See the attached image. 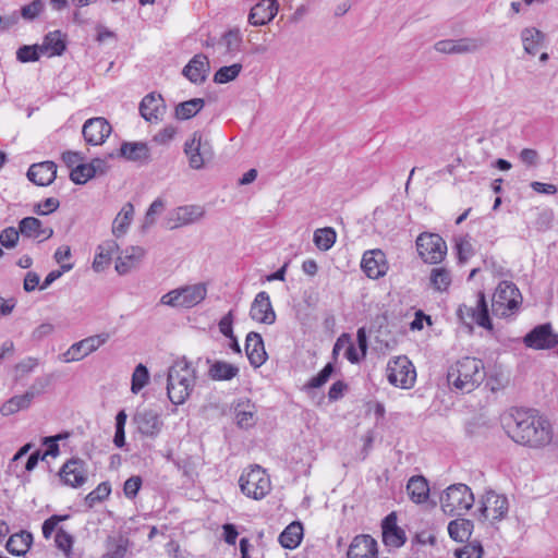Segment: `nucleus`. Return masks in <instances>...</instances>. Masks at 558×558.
<instances>
[{
  "instance_id": "nucleus-1",
  "label": "nucleus",
  "mask_w": 558,
  "mask_h": 558,
  "mask_svg": "<svg viewBox=\"0 0 558 558\" xmlns=\"http://www.w3.org/2000/svg\"><path fill=\"white\" fill-rule=\"evenodd\" d=\"M507 435L517 444L530 448H542L550 444V422L534 409L511 408L501 416Z\"/></svg>"
},
{
  "instance_id": "nucleus-2",
  "label": "nucleus",
  "mask_w": 558,
  "mask_h": 558,
  "mask_svg": "<svg viewBox=\"0 0 558 558\" xmlns=\"http://www.w3.org/2000/svg\"><path fill=\"white\" fill-rule=\"evenodd\" d=\"M485 377L484 362L472 356H464L458 360L447 372L448 385L462 393L475 390Z\"/></svg>"
},
{
  "instance_id": "nucleus-3",
  "label": "nucleus",
  "mask_w": 558,
  "mask_h": 558,
  "mask_svg": "<svg viewBox=\"0 0 558 558\" xmlns=\"http://www.w3.org/2000/svg\"><path fill=\"white\" fill-rule=\"evenodd\" d=\"M195 369H191L190 363L183 357L177 361L168 371L167 395L174 405L183 404L190 397L195 386Z\"/></svg>"
},
{
  "instance_id": "nucleus-4",
  "label": "nucleus",
  "mask_w": 558,
  "mask_h": 558,
  "mask_svg": "<svg viewBox=\"0 0 558 558\" xmlns=\"http://www.w3.org/2000/svg\"><path fill=\"white\" fill-rule=\"evenodd\" d=\"M474 501L471 488L462 483L450 485L440 497L441 509L449 515H460L469 511Z\"/></svg>"
},
{
  "instance_id": "nucleus-5",
  "label": "nucleus",
  "mask_w": 558,
  "mask_h": 558,
  "mask_svg": "<svg viewBox=\"0 0 558 558\" xmlns=\"http://www.w3.org/2000/svg\"><path fill=\"white\" fill-rule=\"evenodd\" d=\"M386 376L391 385L410 389L415 383L416 372L412 362L405 355H401L388 362Z\"/></svg>"
},
{
  "instance_id": "nucleus-6",
  "label": "nucleus",
  "mask_w": 558,
  "mask_h": 558,
  "mask_svg": "<svg viewBox=\"0 0 558 558\" xmlns=\"http://www.w3.org/2000/svg\"><path fill=\"white\" fill-rule=\"evenodd\" d=\"M458 318L466 326L472 329V323H476L480 327L492 331L493 323L489 316L488 304L486 301L485 293L480 291L477 293L476 305L466 306L464 304L460 305L457 310Z\"/></svg>"
},
{
  "instance_id": "nucleus-7",
  "label": "nucleus",
  "mask_w": 558,
  "mask_h": 558,
  "mask_svg": "<svg viewBox=\"0 0 558 558\" xmlns=\"http://www.w3.org/2000/svg\"><path fill=\"white\" fill-rule=\"evenodd\" d=\"M241 492L253 499L264 498L270 490V480L259 465L243 473L239 478Z\"/></svg>"
},
{
  "instance_id": "nucleus-8",
  "label": "nucleus",
  "mask_w": 558,
  "mask_h": 558,
  "mask_svg": "<svg viewBox=\"0 0 558 558\" xmlns=\"http://www.w3.org/2000/svg\"><path fill=\"white\" fill-rule=\"evenodd\" d=\"M416 250L425 263L438 264L447 254V244L437 233L422 232L416 239Z\"/></svg>"
},
{
  "instance_id": "nucleus-9",
  "label": "nucleus",
  "mask_w": 558,
  "mask_h": 558,
  "mask_svg": "<svg viewBox=\"0 0 558 558\" xmlns=\"http://www.w3.org/2000/svg\"><path fill=\"white\" fill-rule=\"evenodd\" d=\"M519 290L513 282L501 281L492 300V312L495 316H507L509 311L518 307Z\"/></svg>"
},
{
  "instance_id": "nucleus-10",
  "label": "nucleus",
  "mask_w": 558,
  "mask_h": 558,
  "mask_svg": "<svg viewBox=\"0 0 558 558\" xmlns=\"http://www.w3.org/2000/svg\"><path fill=\"white\" fill-rule=\"evenodd\" d=\"M184 153L189 156L190 167L201 169L206 161L214 156L213 147L208 140H203L199 132H194L190 141L184 144Z\"/></svg>"
},
{
  "instance_id": "nucleus-11",
  "label": "nucleus",
  "mask_w": 558,
  "mask_h": 558,
  "mask_svg": "<svg viewBox=\"0 0 558 558\" xmlns=\"http://www.w3.org/2000/svg\"><path fill=\"white\" fill-rule=\"evenodd\" d=\"M525 347L534 350H549L558 345V333L549 323L541 324L530 330L523 338Z\"/></svg>"
},
{
  "instance_id": "nucleus-12",
  "label": "nucleus",
  "mask_w": 558,
  "mask_h": 558,
  "mask_svg": "<svg viewBox=\"0 0 558 558\" xmlns=\"http://www.w3.org/2000/svg\"><path fill=\"white\" fill-rule=\"evenodd\" d=\"M478 510L484 520L490 518L493 521H501L507 517L509 510L508 498L494 490H487Z\"/></svg>"
},
{
  "instance_id": "nucleus-13",
  "label": "nucleus",
  "mask_w": 558,
  "mask_h": 558,
  "mask_svg": "<svg viewBox=\"0 0 558 558\" xmlns=\"http://www.w3.org/2000/svg\"><path fill=\"white\" fill-rule=\"evenodd\" d=\"M109 338L110 336L108 332H101L73 343L63 354L64 362L69 363L83 360L85 356L95 352L98 348L105 344Z\"/></svg>"
},
{
  "instance_id": "nucleus-14",
  "label": "nucleus",
  "mask_w": 558,
  "mask_h": 558,
  "mask_svg": "<svg viewBox=\"0 0 558 558\" xmlns=\"http://www.w3.org/2000/svg\"><path fill=\"white\" fill-rule=\"evenodd\" d=\"M59 476L65 485L74 488L83 486L87 481L86 462L80 458H71L61 466Z\"/></svg>"
},
{
  "instance_id": "nucleus-15",
  "label": "nucleus",
  "mask_w": 558,
  "mask_h": 558,
  "mask_svg": "<svg viewBox=\"0 0 558 558\" xmlns=\"http://www.w3.org/2000/svg\"><path fill=\"white\" fill-rule=\"evenodd\" d=\"M133 422L138 433L153 439L160 434L163 426L159 413L150 409L137 411L133 416Z\"/></svg>"
},
{
  "instance_id": "nucleus-16",
  "label": "nucleus",
  "mask_w": 558,
  "mask_h": 558,
  "mask_svg": "<svg viewBox=\"0 0 558 558\" xmlns=\"http://www.w3.org/2000/svg\"><path fill=\"white\" fill-rule=\"evenodd\" d=\"M112 128L110 123L102 117L90 118L85 121L82 134L85 142L89 145L97 146L105 143L106 138L111 134Z\"/></svg>"
},
{
  "instance_id": "nucleus-17",
  "label": "nucleus",
  "mask_w": 558,
  "mask_h": 558,
  "mask_svg": "<svg viewBox=\"0 0 558 558\" xmlns=\"http://www.w3.org/2000/svg\"><path fill=\"white\" fill-rule=\"evenodd\" d=\"M250 317L265 325H272L276 322V312L274 311L269 294L260 291L256 294L250 308Z\"/></svg>"
},
{
  "instance_id": "nucleus-18",
  "label": "nucleus",
  "mask_w": 558,
  "mask_h": 558,
  "mask_svg": "<svg viewBox=\"0 0 558 558\" xmlns=\"http://www.w3.org/2000/svg\"><path fill=\"white\" fill-rule=\"evenodd\" d=\"M361 268L371 279H378L385 276L388 270L385 253L379 248L365 252L362 257Z\"/></svg>"
},
{
  "instance_id": "nucleus-19",
  "label": "nucleus",
  "mask_w": 558,
  "mask_h": 558,
  "mask_svg": "<svg viewBox=\"0 0 558 558\" xmlns=\"http://www.w3.org/2000/svg\"><path fill=\"white\" fill-rule=\"evenodd\" d=\"M109 158L121 157L128 161L148 163L150 149L145 142H122L118 153H111Z\"/></svg>"
},
{
  "instance_id": "nucleus-20",
  "label": "nucleus",
  "mask_w": 558,
  "mask_h": 558,
  "mask_svg": "<svg viewBox=\"0 0 558 558\" xmlns=\"http://www.w3.org/2000/svg\"><path fill=\"white\" fill-rule=\"evenodd\" d=\"M381 534L386 546L400 548L407 542L404 530L397 524L396 512H390L381 521Z\"/></svg>"
},
{
  "instance_id": "nucleus-21",
  "label": "nucleus",
  "mask_w": 558,
  "mask_h": 558,
  "mask_svg": "<svg viewBox=\"0 0 558 558\" xmlns=\"http://www.w3.org/2000/svg\"><path fill=\"white\" fill-rule=\"evenodd\" d=\"M277 0H260L250 11L248 23L253 26H263L270 23L278 13Z\"/></svg>"
},
{
  "instance_id": "nucleus-22",
  "label": "nucleus",
  "mask_w": 558,
  "mask_h": 558,
  "mask_svg": "<svg viewBox=\"0 0 558 558\" xmlns=\"http://www.w3.org/2000/svg\"><path fill=\"white\" fill-rule=\"evenodd\" d=\"M245 353L254 368L260 367L266 362L268 355L260 333L251 331L246 335Z\"/></svg>"
},
{
  "instance_id": "nucleus-23",
  "label": "nucleus",
  "mask_w": 558,
  "mask_h": 558,
  "mask_svg": "<svg viewBox=\"0 0 558 558\" xmlns=\"http://www.w3.org/2000/svg\"><path fill=\"white\" fill-rule=\"evenodd\" d=\"M377 542L371 535H357L349 546L348 558H377Z\"/></svg>"
},
{
  "instance_id": "nucleus-24",
  "label": "nucleus",
  "mask_w": 558,
  "mask_h": 558,
  "mask_svg": "<svg viewBox=\"0 0 558 558\" xmlns=\"http://www.w3.org/2000/svg\"><path fill=\"white\" fill-rule=\"evenodd\" d=\"M27 178L36 185L48 186L57 178V165L53 161L34 163L28 168Z\"/></svg>"
},
{
  "instance_id": "nucleus-25",
  "label": "nucleus",
  "mask_w": 558,
  "mask_h": 558,
  "mask_svg": "<svg viewBox=\"0 0 558 558\" xmlns=\"http://www.w3.org/2000/svg\"><path fill=\"white\" fill-rule=\"evenodd\" d=\"M478 47L477 40L472 38L442 39L437 41L434 46L436 51L448 54L474 52Z\"/></svg>"
},
{
  "instance_id": "nucleus-26",
  "label": "nucleus",
  "mask_w": 558,
  "mask_h": 558,
  "mask_svg": "<svg viewBox=\"0 0 558 558\" xmlns=\"http://www.w3.org/2000/svg\"><path fill=\"white\" fill-rule=\"evenodd\" d=\"M208 72V58L203 53H198L183 68L182 74L193 84H202L205 82Z\"/></svg>"
},
{
  "instance_id": "nucleus-27",
  "label": "nucleus",
  "mask_w": 558,
  "mask_h": 558,
  "mask_svg": "<svg viewBox=\"0 0 558 558\" xmlns=\"http://www.w3.org/2000/svg\"><path fill=\"white\" fill-rule=\"evenodd\" d=\"M203 215L204 210L202 207L196 205L178 207L172 214L173 217L169 218L168 227L172 230L185 225L193 223Z\"/></svg>"
},
{
  "instance_id": "nucleus-28",
  "label": "nucleus",
  "mask_w": 558,
  "mask_h": 558,
  "mask_svg": "<svg viewBox=\"0 0 558 558\" xmlns=\"http://www.w3.org/2000/svg\"><path fill=\"white\" fill-rule=\"evenodd\" d=\"M166 110V105L161 95L154 93L146 95L140 104V113L148 122L159 119Z\"/></svg>"
},
{
  "instance_id": "nucleus-29",
  "label": "nucleus",
  "mask_w": 558,
  "mask_h": 558,
  "mask_svg": "<svg viewBox=\"0 0 558 558\" xmlns=\"http://www.w3.org/2000/svg\"><path fill=\"white\" fill-rule=\"evenodd\" d=\"M145 251L140 246L126 248L117 258L116 270L120 275L128 274L132 268L136 267L143 258Z\"/></svg>"
},
{
  "instance_id": "nucleus-30",
  "label": "nucleus",
  "mask_w": 558,
  "mask_h": 558,
  "mask_svg": "<svg viewBox=\"0 0 558 558\" xmlns=\"http://www.w3.org/2000/svg\"><path fill=\"white\" fill-rule=\"evenodd\" d=\"M33 544V534L28 531H20L12 534L7 544V550L17 557L25 556Z\"/></svg>"
},
{
  "instance_id": "nucleus-31",
  "label": "nucleus",
  "mask_w": 558,
  "mask_h": 558,
  "mask_svg": "<svg viewBox=\"0 0 558 558\" xmlns=\"http://www.w3.org/2000/svg\"><path fill=\"white\" fill-rule=\"evenodd\" d=\"M206 362L210 364L208 376L216 381L231 380L239 375V367L226 361H214L207 359Z\"/></svg>"
},
{
  "instance_id": "nucleus-32",
  "label": "nucleus",
  "mask_w": 558,
  "mask_h": 558,
  "mask_svg": "<svg viewBox=\"0 0 558 558\" xmlns=\"http://www.w3.org/2000/svg\"><path fill=\"white\" fill-rule=\"evenodd\" d=\"M407 492L413 502L422 504L426 501L429 495L427 480L422 475L412 476L408 482Z\"/></svg>"
},
{
  "instance_id": "nucleus-33",
  "label": "nucleus",
  "mask_w": 558,
  "mask_h": 558,
  "mask_svg": "<svg viewBox=\"0 0 558 558\" xmlns=\"http://www.w3.org/2000/svg\"><path fill=\"white\" fill-rule=\"evenodd\" d=\"M303 538V525L301 522H292L280 533L278 541L286 549L296 548Z\"/></svg>"
},
{
  "instance_id": "nucleus-34",
  "label": "nucleus",
  "mask_w": 558,
  "mask_h": 558,
  "mask_svg": "<svg viewBox=\"0 0 558 558\" xmlns=\"http://www.w3.org/2000/svg\"><path fill=\"white\" fill-rule=\"evenodd\" d=\"M43 53L50 52L49 57L62 56L66 50V40L60 31L49 32L40 45Z\"/></svg>"
},
{
  "instance_id": "nucleus-35",
  "label": "nucleus",
  "mask_w": 558,
  "mask_h": 558,
  "mask_svg": "<svg viewBox=\"0 0 558 558\" xmlns=\"http://www.w3.org/2000/svg\"><path fill=\"white\" fill-rule=\"evenodd\" d=\"M134 216V206L125 203L112 223V233L116 238L124 235L132 222Z\"/></svg>"
},
{
  "instance_id": "nucleus-36",
  "label": "nucleus",
  "mask_w": 558,
  "mask_h": 558,
  "mask_svg": "<svg viewBox=\"0 0 558 558\" xmlns=\"http://www.w3.org/2000/svg\"><path fill=\"white\" fill-rule=\"evenodd\" d=\"M181 307L190 308L201 303L206 298V287L204 284L187 286L180 289Z\"/></svg>"
},
{
  "instance_id": "nucleus-37",
  "label": "nucleus",
  "mask_w": 558,
  "mask_h": 558,
  "mask_svg": "<svg viewBox=\"0 0 558 558\" xmlns=\"http://www.w3.org/2000/svg\"><path fill=\"white\" fill-rule=\"evenodd\" d=\"M474 524L468 519L452 520L448 524L449 536L456 542L468 541L472 534Z\"/></svg>"
},
{
  "instance_id": "nucleus-38",
  "label": "nucleus",
  "mask_w": 558,
  "mask_h": 558,
  "mask_svg": "<svg viewBox=\"0 0 558 558\" xmlns=\"http://www.w3.org/2000/svg\"><path fill=\"white\" fill-rule=\"evenodd\" d=\"M234 411L236 424L239 427L247 429L255 425L256 410L255 405L250 401L238 403Z\"/></svg>"
},
{
  "instance_id": "nucleus-39",
  "label": "nucleus",
  "mask_w": 558,
  "mask_h": 558,
  "mask_svg": "<svg viewBox=\"0 0 558 558\" xmlns=\"http://www.w3.org/2000/svg\"><path fill=\"white\" fill-rule=\"evenodd\" d=\"M205 106L203 98H193L183 102H180L175 107V118L178 120H189L195 117Z\"/></svg>"
},
{
  "instance_id": "nucleus-40",
  "label": "nucleus",
  "mask_w": 558,
  "mask_h": 558,
  "mask_svg": "<svg viewBox=\"0 0 558 558\" xmlns=\"http://www.w3.org/2000/svg\"><path fill=\"white\" fill-rule=\"evenodd\" d=\"M32 401L29 398L25 395L20 396H13L9 400H7L1 407H0V413L2 416H10L21 410H26L31 407Z\"/></svg>"
},
{
  "instance_id": "nucleus-41",
  "label": "nucleus",
  "mask_w": 558,
  "mask_h": 558,
  "mask_svg": "<svg viewBox=\"0 0 558 558\" xmlns=\"http://www.w3.org/2000/svg\"><path fill=\"white\" fill-rule=\"evenodd\" d=\"M543 38L541 31L534 27H526L521 32V39L526 53L536 54L539 48V41Z\"/></svg>"
},
{
  "instance_id": "nucleus-42",
  "label": "nucleus",
  "mask_w": 558,
  "mask_h": 558,
  "mask_svg": "<svg viewBox=\"0 0 558 558\" xmlns=\"http://www.w3.org/2000/svg\"><path fill=\"white\" fill-rule=\"evenodd\" d=\"M336 231L330 227H325L315 230L313 242L316 247L320 251H328L332 247L336 242Z\"/></svg>"
},
{
  "instance_id": "nucleus-43",
  "label": "nucleus",
  "mask_w": 558,
  "mask_h": 558,
  "mask_svg": "<svg viewBox=\"0 0 558 558\" xmlns=\"http://www.w3.org/2000/svg\"><path fill=\"white\" fill-rule=\"evenodd\" d=\"M243 38L239 28H231L227 31L220 43L226 47V53L235 54L241 50Z\"/></svg>"
},
{
  "instance_id": "nucleus-44",
  "label": "nucleus",
  "mask_w": 558,
  "mask_h": 558,
  "mask_svg": "<svg viewBox=\"0 0 558 558\" xmlns=\"http://www.w3.org/2000/svg\"><path fill=\"white\" fill-rule=\"evenodd\" d=\"M429 280L432 287L441 292L451 284V275L446 268L437 267L432 269Z\"/></svg>"
},
{
  "instance_id": "nucleus-45",
  "label": "nucleus",
  "mask_w": 558,
  "mask_h": 558,
  "mask_svg": "<svg viewBox=\"0 0 558 558\" xmlns=\"http://www.w3.org/2000/svg\"><path fill=\"white\" fill-rule=\"evenodd\" d=\"M242 71L241 63L221 66L214 74V82L217 84H227L235 80Z\"/></svg>"
},
{
  "instance_id": "nucleus-46",
  "label": "nucleus",
  "mask_w": 558,
  "mask_h": 558,
  "mask_svg": "<svg viewBox=\"0 0 558 558\" xmlns=\"http://www.w3.org/2000/svg\"><path fill=\"white\" fill-rule=\"evenodd\" d=\"M93 178H95V170L89 162H81L70 171V180L77 185H83Z\"/></svg>"
},
{
  "instance_id": "nucleus-47",
  "label": "nucleus",
  "mask_w": 558,
  "mask_h": 558,
  "mask_svg": "<svg viewBox=\"0 0 558 558\" xmlns=\"http://www.w3.org/2000/svg\"><path fill=\"white\" fill-rule=\"evenodd\" d=\"M43 222L35 217H25L19 222V230L25 238L39 239Z\"/></svg>"
},
{
  "instance_id": "nucleus-48",
  "label": "nucleus",
  "mask_w": 558,
  "mask_h": 558,
  "mask_svg": "<svg viewBox=\"0 0 558 558\" xmlns=\"http://www.w3.org/2000/svg\"><path fill=\"white\" fill-rule=\"evenodd\" d=\"M335 363L328 362L317 375L313 376L306 384L305 388L307 389H317L323 387L335 373Z\"/></svg>"
},
{
  "instance_id": "nucleus-49",
  "label": "nucleus",
  "mask_w": 558,
  "mask_h": 558,
  "mask_svg": "<svg viewBox=\"0 0 558 558\" xmlns=\"http://www.w3.org/2000/svg\"><path fill=\"white\" fill-rule=\"evenodd\" d=\"M111 493V485L109 482L100 483L94 490L88 493L85 497L87 507L93 508L96 504L104 501Z\"/></svg>"
},
{
  "instance_id": "nucleus-50",
  "label": "nucleus",
  "mask_w": 558,
  "mask_h": 558,
  "mask_svg": "<svg viewBox=\"0 0 558 558\" xmlns=\"http://www.w3.org/2000/svg\"><path fill=\"white\" fill-rule=\"evenodd\" d=\"M148 380H149L148 368L144 364L140 363L135 367L133 375H132L131 391L133 393L140 392L148 384Z\"/></svg>"
},
{
  "instance_id": "nucleus-51",
  "label": "nucleus",
  "mask_w": 558,
  "mask_h": 558,
  "mask_svg": "<svg viewBox=\"0 0 558 558\" xmlns=\"http://www.w3.org/2000/svg\"><path fill=\"white\" fill-rule=\"evenodd\" d=\"M41 53L40 45H24L17 49L16 59L22 63L36 62Z\"/></svg>"
},
{
  "instance_id": "nucleus-52",
  "label": "nucleus",
  "mask_w": 558,
  "mask_h": 558,
  "mask_svg": "<svg viewBox=\"0 0 558 558\" xmlns=\"http://www.w3.org/2000/svg\"><path fill=\"white\" fill-rule=\"evenodd\" d=\"M51 384V376L50 375H44L35 378L31 387L25 391V395L29 398V400L33 402V400L36 397L41 396L46 389Z\"/></svg>"
},
{
  "instance_id": "nucleus-53",
  "label": "nucleus",
  "mask_w": 558,
  "mask_h": 558,
  "mask_svg": "<svg viewBox=\"0 0 558 558\" xmlns=\"http://www.w3.org/2000/svg\"><path fill=\"white\" fill-rule=\"evenodd\" d=\"M45 10V2L43 0H33L31 3L23 5L20 10L22 19L25 21H34Z\"/></svg>"
},
{
  "instance_id": "nucleus-54",
  "label": "nucleus",
  "mask_w": 558,
  "mask_h": 558,
  "mask_svg": "<svg viewBox=\"0 0 558 558\" xmlns=\"http://www.w3.org/2000/svg\"><path fill=\"white\" fill-rule=\"evenodd\" d=\"M484 554L480 542H472L454 551L457 558H482Z\"/></svg>"
},
{
  "instance_id": "nucleus-55",
  "label": "nucleus",
  "mask_w": 558,
  "mask_h": 558,
  "mask_svg": "<svg viewBox=\"0 0 558 558\" xmlns=\"http://www.w3.org/2000/svg\"><path fill=\"white\" fill-rule=\"evenodd\" d=\"M54 543L56 546L62 550L66 557H70L74 543V538L70 533L60 527L56 533Z\"/></svg>"
},
{
  "instance_id": "nucleus-56",
  "label": "nucleus",
  "mask_w": 558,
  "mask_h": 558,
  "mask_svg": "<svg viewBox=\"0 0 558 558\" xmlns=\"http://www.w3.org/2000/svg\"><path fill=\"white\" fill-rule=\"evenodd\" d=\"M163 206L165 205L161 198H157L150 204L146 211L144 222L142 225L143 231L150 228L155 223V216L163 209Z\"/></svg>"
},
{
  "instance_id": "nucleus-57",
  "label": "nucleus",
  "mask_w": 558,
  "mask_h": 558,
  "mask_svg": "<svg viewBox=\"0 0 558 558\" xmlns=\"http://www.w3.org/2000/svg\"><path fill=\"white\" fill-rule=\"evenodd\" d=\"M70 518L69 514H53L51 517H49L48 519H46L41 525V532H43V536L46 538V539H49L53 533V531L56 530L57 525L61 522V521H65Z\"/></svg>"
},
{
  "instance_id": "nucleus-58",
  "label": "nucleus",
  "mask_w": 558,
  "mask_h": 558,
  "mask_svg": "<svg viewBox=\"0 0 558 558\" xmlns=\"http://www.w3.org/2000/svg\"><path fill=\"white\" fill-rule=\"evenodd\" d=\"M20 230L14 227H8L0 233V243L5 248H13L16 246L20 238Z\"/></svg>"
},
{
  "instance_id": "nucleus-59",
  "label": "nucleus",
  "mask_w": 558,
  "mask_h": 558,
  "mask_svg": "<svg viewBox=\"0 0 558 558\" xmlns=\"http://www.w3.org/2000/svg\"><path fill=\"white\" fill-rule=\"evenodd\" d=\"M143 484V480L140 475H133L129 477L123 485V493L128 499H134Z\"/></svg>"
},
{
  "instance_id": "nucleus-60",
  "label": "nucleus",
  "mask_w": 558,
  "mask_h": 558,
  "mask_svg": "<svg viewBox=\"0 0 558 558\" xmlns=\"http://www.w3.org/2000/svg\"><path fill=\"white\" fill-rule=\"evenodd\" d=\"M129 539L120 537L102 556V558H124L128 550Z\"/></svg>"
},
{
  "instance_id": "nucleus-61",
  "label": "nucleus",
  "mask_w": 558,
  "mask_h": 558,
  "mask_svg": "<svg viewBox=\"0 0 558 558\" xmlns=\"http://www.w3.org/2000/svg\"><path fill=\"white\" fill-rule=\"evenodd\" d=\"M59 206V199L54 197H48L43 203L36 204L34 206V213L39 216H46L57 210Z\"/></svg>"
},
{
  "instance_id": "nucleus-62",
  "label": "nucleus",
  "mask_w": 558,
  "mask_h": 558,
  "mask_svg": "<svg viewBox=\"0 0 558 558\" xmlns=\"http://www.w3.org/2000/svg\"><path fill=\"white\" fill-rule=\"evenodd\" d=\"M73 268V264H61L60 269L50 271L43 283L39 286L40 290L47 289L52 282L59 279L64 272L70 271Z\"/></svg>"
},
{
  "instance_id": "nucleus-63",
  "label": "nucleus",
  "mask_w": 558,
  "mask_h": 558,
  "mask_svg": "<svg viewBox=\"0 0 558 558\" xmlns=\"http://www.w3.org/2000/svg\"><path fill=\"white\" fill-rule=\"evenodd\" d=\"M456 248L460 263H464L473 254L472 244L466 239H460L456 243Z\"/></svg>"
},
{
  "instance_id": "nucleus-64",
  "label": "nucleus",
  "mask_w": 558,
  "mask_h": 558,
  "mask_svg": "<svg viewBox=\"0 0 558 558\" xmlns=\"http://www.w3.org/2000/svg\"><path fill=\"white\" fill-rule=\"evenodd\" d=\"M233 311H229L219 322V331L227 338H231L233 333Z\"/></svg>"
}]
</instances>
